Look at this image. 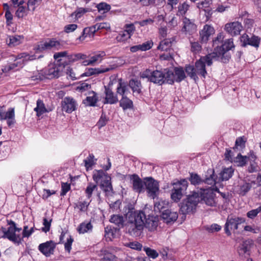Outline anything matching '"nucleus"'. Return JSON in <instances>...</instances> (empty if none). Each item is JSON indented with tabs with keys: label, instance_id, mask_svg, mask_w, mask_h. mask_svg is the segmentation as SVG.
<instances>
[{
	"label": "nucleus",
	"instance_id": "1",
	"mask_svg": "<svg viewBox=\"0 0 261 261\" xmlns=\"http://www.w3.org/2000/svg\"><path fill=\"white\" fill-rule=\"evenodd\" d=\"M126 228L132 236H140L145 225V215L141 211L128 212L126 215Z\"/></svg>",
	"mask_w": 261,
	"mask_h": 261
},
{
	"label": "nucleus",
	"instance_id": "2",
	"mask_svg": "<svg viewBox=\"0 0 261 261\" xmlns=\"http://www.w3.org/2000/svg\"><path fill=\"white\" fill-rule=\"evenodd\" d=\"M64 67L60 65L50 64L47 68L37 71L35 75L31 76L33 81L43 80L44 79L58 78L63 73Z\"/></svg>",
	"mask_w": 261,
	"mask_h": 261
},
{
	"label": "nucleus",
	"instance_id": "3",
	"mask_svg": "<svg viewBox=\"0 0 261 261\" xmlns=\"http://www.w3.org/2000/svg\"><path fill=\"white\" fill-rule=\"evenodd\" d=\"M93 179L97 184L100 182V188L107 195H111L113 194L111 178L108 173L102 170H95L93 174Z\"/></svg>",
	"mask_w": 261,
	"mask_h": 261
},
{
	"label": "nucleus",
	"instance_id": "4",
	"mask_svg": "<svg viewBox=\"0 0 261 261\" xmlns=\"http://www.w3.org/2000/svg\"><path fill=\"white\" fill-rule=\"evenodd\" d=\"M9 224L10 226L6 229L4 227H2L1 229V232L3 233V236L1 237L2 238L8 239L10 241L13 242L15 244H19L21 243L22 241V238L20 233L21 230V228H18L16 226V224L13 221H11L9 222Z\"/></svg>",
	"mask_w": 261,
	"mask_h": 261
},
{
	"label": "nucleus",
	"instance_id": "5",
	"mask_svg": "<svg viewBox=\"0 0 261 261\" xmlns=\"http://www.w3.org/2000/svg\"><path fill=\"white\" fill-rule=\"evenodd\" d=\"M200 202V196L198 193L193 192L187 196L181 203L180 211L183 214L194 212Z\"/></svg>",
	"mask_w": 261,
	"mask_h": 261
},
{
	"label": "nucleus",
	"instance_id": "6",
	"mask_svg": "<svg viewBox=\"0 0 261 261\" xmlns=\"http://www.w3.org/2000/svg\"><path fill=\"white\" fill-rule=\"evenodd\" d=\"M173 186L171 192V198L175 202L179 201L185 193L188 186V182L183 179L172 184Z\"/></svg>",
	"mask_w": 261,
	"mask_h": 261
},
{
	"label": "nucleus",
	"instance_id": "7",
	"mask_svg": "<svg viewBox=\"0 0 261 261\" xmlns=\"http://www.w3.org/2000/svg\"><path fill=\"white\" fill-rule=\"evenodd\" d=\"M214 54H209L205 56L202 57L200 59L197 61L195 64V71L196 75H199L203 78H205L207 72L205 69V66H211L213 61L215 60L214 59Z\"/></svg>",
	"mask_w": 261,
	"mask_h": 261
},
{
	"label": "nucleus",
	"instance_id": "8",
	"mask_svg": "<svg viewBox=\"0 0 261 261\" xmlns=\"http://www.w3.org/2000/svg\"><path fill=\"white\" fill-rule=\"evenodd\" d=\"M214 170L213 169H208L207 171L205 177L204 179H202L196 173H192L190 174V181L192 185H200L202 182H204L209 185H214L216 182V178H215Z\"/></svg>",
	"mask_w": 261,
	"mask_h": 261
},
{
	"label": "nucleus",
	"instance_id": "9",
	"mask_svg": "<svg viewBox=\"0 0 261 261\" xmlns=\"http://www.w3.org/2000/svg\"><path fill=\"white\" fill-rule=\"evenodd\" d=\"M62 47L61 43L55 38H48L36 44L34 47L35 53H41L46 50L57 49Z\"/></svg>",
	"mask_w": 261,
	"mask_h": 261
},
{
	"label": "nucleus",
	"instance_id": "10",
	"mask_svg": "<svg viewBox=\"0 0 261 261\" xmlns=\"http://www.w3.org/2000/svg\"><path fill=\"white\" fill-rule=\"evenodd\" d=\"M166 71H168L167 69H165L164 71L155 70L153 72L146 70L142 73L141 77L147 78L150 82L162 85L165 82L167 83Z\"/></svg>",
	"mask_w": 261,
	"mask_h": 261
},
{
	"label": "nucleus",
	"instance_id": "11",
	"mask_svg": "<svg viewBox=\"0 0 261 261\" xmlns=\"http://www.w3.org/2000/svg\"><path fill=\"white\" fill-rule=\"evenodd\" d=\"M36 59L35 55H30L27 53H22L18 54L15 57V61L20 60L16 63L11 64L6 66L3 69V72H7L10 70L14 69L16 67H22L25 62L33 61Z\"/></svg>",
	"mask_w": 261,
	"mask_h": 261
},
{
	"label": "nucleus",
	"instance_id": "12",
	"mask_svg": "<svg viewBox=\"0 0 261 261\" xmlns=\"http://www.w3.org/2000/svg\"><path fill=\"white\" fill-rule=\"evenodd\" d=\"M109 65L108 66L101 65L98 68H88L82 75L89 76L94 74L103 73L113 70L118 67V64L115 61H111L109 62Z\"/></svg>",
	"mask_w": 261,
	"mask_h": 261
},
{
	"label": "nucleus",
	"instance_id": "13",
	"mask_svg": "<svg viewBox=\"0 0 261 261\" xmlns=\"http://www.w3.org/2000/svg\"><path fill=\"white\" fill-rule=\"evenodd\" d=\"M245 220L242 217L228 216L224 226V230L227 236L231 234V231H234L238 229V226L245 223Z\"/></svg>",
	"mask_w": 261,
	"mask_h": 261
},
{
	"label": "nucleus",
	"instance_id": "14",
	"mask_svg": "<svg viewBox=\"0 0 261 261\" xmlns=\"http://www.w3.org/2000/svg\"><path fill=\"white\" fill-rule=\"evenodd\" d=\"M14 4H18V8L15 12V15L18 18H23L27 15L28 11L35 9L34 5L36 1H13Z\"/></svg>",
	"mask_w": 261,
	"mask_h": 261
},
{
	"label": "nucleus",
	"instance_id": "15",
	"mask_svg": "<svg viewBox=\"0 0 261 261\" xmlns=\"http://www.w3.org/2000/svg\"><path fill=\"white\" fill-rule=\"evenodd\" d=\"M166 73L167 83L170 84H172L174 81L179 82L183 80L186 77L184 70L182 68H175L174 72L168 70V71H166Z\"/></svg>",
	"mask_w": 261,
	"mask_h": 261
},
{
	"label": "nucleus",
	"instance_id": "16",
	"mask_svg": "<svg viewBox=\"0 0 261 261\" xmlns=\"http://www.w3.org/2000/svg\"><path fill=\"white\" fill-rule=\"evenodd\" d=\"M144 180L148 195L153 199L155 198L159 193L158 182L152 177H146Z\"/></svg>",
	"mask_w": 261,
	"mask_h": 261
},
{
	"label": "nucleus",
	"instance_id": "17",
	"mask_svg": "<svg viewBox=\"0 0 261 261\" xmlns=\"http://www.w3.org/2000/svg\"><path fill=\"white\" fill-rule=\"evenodd\" d=\"M199 194L200 201H203L206 205L210 206L216 205V203L214 199L215 194L211 189H204Z\"/></svg>",
	"mask_w": 261,
	"mask_h": 261
},
{
	"label": "nucleus",
	"instance_id": "18",
	"mask_svg": "<svg viewBox=\"0 0 261 261\" xmlns=\"http://www.w3.org/2000/svg\"><path fill=\"white\" fill-rule=\"evenodd\" d=\"M62 110L68 113H71L75 111L77 103L75 100L72 97H66L61 102Z\"/></svg>",
	"mask_w": 261,
	"mask_h": 261
},
{
	"label": "nucleus",
	"instance_id": "19",
	"mask_svg": "<svg viewBox=\"0 0 261 261\" xmlns=\"http://www.w3.org/2000/svg\"><path fill=\"white\" fill-rule=\"evenodd\" d=\"M129 178L133 190L139 193L142 192L144 190V181H143L136 174L130 175Z\"/></svg>",
	"mask_w": 261,
	"mask_h": 261
},
{
	"label": "nucleus",
	"instance_id": "20",
	"mask_svg": "<svg viewBox=\"0 0 261 261\" xmlns=\"http://www.w3.org/2000/svg\"><path fill=\"white\" fill-rule=\"evenodd\" d=\"M214 28L210 25L205 24L203 29L199 32V39L202 43H205L207 42L210 37L215 33Z\"/></svg>",
	"mask_w": 261,
	"mask_h": 261
},
{
	"label": "nucleus",
	"instance_id": "21",
	"mask_svg": "<svg viewBox=\"0 0 261 261\" xmlns=\"http://www.w3.org/2000/svg\"><path fill=\"white\" fill-rule=\"evenodd\" d=\"M234 47V45L233 44L232 39H228L225 41V42L220 46V48H219L220 50V57H221V59L223 62H226V61H228L230 58V57L228 56H226L227 58H223L225 53L229 50L232 49Z\"/></svg>",
	"mask_w": 261,
	"mask_h": 261
},
{
	"label": "nucleus",
	"instance_id": "22",
	"mask_svg": "<svg viewBox=\"0 0 261 261\" xmlns=\"http://www.w3.org/2000/svg\"><path fill=\"white\" fill-rule=\"evenodd\" d=\"M241 23L238 21L227 23L225 25V30L232 36L239 35L242 30Z\"/></svg>",
	"mask_w": 261,
	"mask_h": 261
},
{
	"label": "nucleus",
	"instance_id": "23",
	"mask_svg": "<svg viewBox=\"0 0 261 261\" xmlns=\"http://www.w3.org/2000/svg\"><path fill=\"white\" fill-rule=\"evenodd\" d=\"M55 248V244L52 241H47L39 245V251L46 256H49L53 254Z\"/></svg>",
	"mask_w": 261,
	"mask_h": 261
},
{
	"label": "nucleus",
	"instance_id": "24",
	"mask_svg": "<svg viewBox=\"0 0 261 261\" xmlns=\"http://www.w3.org/2000/svg\"><path fill=\"white\" fill-rule=\"evenodd\" d=\"M7 120V124L11 126L15 123V109L14 108H10L7 112L3 111L1 120Z\"/></svg>",
	"mask_w": 261,
	"mask_h": 261
},
{
	"label": "nucleus",
	"instance_id": "25",
	"mask_svg": "<svg viewBox=\"0 0 261 261\" xmlns=\"http://www.w3.org/2000/svg\"><path fill=\"white\" fill-rule=\"evenodd\" d=\"M106 56V53L103 51H99L90 57L88 60H85L83 62L84 65H93L96 62H100Z\"/></svg>",
	"mask_w": 261,
	"mask_h": 261
},
{
	"label": "nucleus",
	"instance_id": "26",
	"mask_svg": "<svg viewBox=\"0 0 261 261\" xmlns=\"http://www.w3.org/2000/svg\"><path fill=\"white\" fill-rule=\"evenodd\" d=\"M161 216L164 221L168 224L175 222L178 218V214L169 210H165L163 211Z\"/></svg>",
	"mask_w": 261,
	"mask_h": 261
},
{
	"label": "nucleus",
	"instance_id": "27",
	"mask_svg": "<svg viewBox=\"0 0 261 261\" xmlns=\"http://www.w3.org/2000/svg\"><path fill=\"white\" fill-rule=\"evenodd\" d=\"M175 37L165 38L161 41L157 47L158 49L161 51H168L171 47L172 43L175 41Z\"/></svg>",
	"mask_w": 261,
	"mask_h": 261
},
{
	"label": "nucleus",
	"instance_id": "28",
	"mask_svg": "<svg viewBox=\"0 0 261 261\" xmlns=\"http://www.w3.org/2000/svg\"><path fill=\"white\" fill-rule=\"evenodd\" d=\"M251 188V185L250 183L245 182L241 180L239 185L235 187L236 192L240 195H244L248 192Z\"/></svg>",
	"mask_w": 261,
	"mask_h": 261
},
{
	"label": "nucleus",
	"instance_id": "29",
	"mask_svg": "<svg viewBox=\"0 0 261 261\" xmlns=\"http://www.w3.org/2000/svg\"><path fill=\"white\" fill-rule=\"evenodd\" d=\"M158 225V221L156 218L153 216H149L147 218L145 217V225L149 231L154 230Z\"/></svg>",
	"mask_w": 261,
	"mask_h": 261
},
{
	"label": "nucleus",
	"instance_id": "30",
	"mask_svg": "<svg viewBox=\"0 0 261 261\" xmlns=\"http://www.w3.org/2000/svg\"><path fill=\"white\" fill-rule=\"evenodd\" d=\"M105 94L106 103L114 104L118 101L117 95L109 88L105 87Z\"/></svg>",
	"mask_w": 261,
	"mask_h": 261
},
{
	"label": "nucleus",
	"instance_id": "31",
	"mask_svg": "<svg viewBox=\"0 0 261 261\" xmlns=\"http://www.w3.org/2000/svg\"><path fill=\"white\" fill-rule=\"evenodd\" d=\"M117 93L121 95L122 97L126 96L130 93L128 86L126 83L122 82V80H119L118 85L117 88Z\"/></svg>",
	"mask_w": 261,
	"mask_h": 261
},
{
	"label": "nucleus",
	"instance_id": "32",
	"mask_svg": "<svg viewBox=\"0 0 261 261\" xmlns=\"http://www.w3.org/2000/svg\"><path fill=\"white\" fill-rule=\"evenodd\" d=\"M23 37L21 36L14 35L9 36L7 40L8 44L10 47H14L19 45L22 42Z\"/></svg>",
	"mask_w": 261,
	"mask_h": 261
},
{
	"label": "nucleus",
	"instance_id": "33",
	"mask_svg": "<svg viewBox=\"0 0 261 261\" xmlns=\"http://www.w3.org/2000/svg\"><path fill=\"white\" fill-rule=\"evenodd\" d=\"M98 100L97 94L94 91L90 92L86 99L84 100L83 102L89 106H94Z\"/></svg>",
	"mask_w": 261,
	"mask_h": 261
},
{
	"label": "nucleus",
	"instance_id": "34",
	"mask_svg": "<svg viewBox=\"0 0 261 261\" xmlns=\"http://www.w3.org/2000/svg\"><path fill=\"white\" fill-rule=\"evenodd\" d=\"M233 172L234 170L231 167L224 168L219 173L220 178L222 180H227L231 177Z\"/></svg>",
	"mask_w": 261,
	"mask_h": 261
},
{
	"label": "nucleus",
	"instance_id": "35",
	"mask_svg": "<svg viewBox=\"0 0 261 261\" xmlns=\"http://www.w3.org/2000/svg\"><path fill=\"white\" fill-rule=\"evenodd\" d=\"M184 26L182 31L185 32H190L195 30L196 26L191 21V20L186 17L183 19Z\"/></svg>",
	"mask_w": 261,
	"mask_h": 261
},
{
	"label": "nucleus",
	"instance_id": "36",
	"mask_svg": "<svg viewBox=\"0 0 261 261\" xmlns=\"http://www.w3.org/2000/svg\"><path fill=\"white\" fill-rule=\"evenodd\" d=\"M36 105V107L34 108V110L36 112L37 116L39 117L47 112L45 105L42 100L38 99L37 101Z\"/></svg>",
	"mask_w": 261,
	"mask_h": 261
},
{
	"label": "nucleus",
	"instance_id": "37",
	"mask_svg": "<svg viewBox=\"0 0 261 261\" xmlns=\"http://www.w3.org/2000/svg\"><path fill=\"white\" fill-rule=\"evenodd\" d=\"M119 105L124 110L130 109L133 107V102L132 100L127 97V96L122 97L119 101Z\"/></svg>",
	"mask_w": 261,
	"mask_h": 261
},
{
	"label": "nucleus",
	"instance_id": "38",
	"mask_svg": "<svg viewBox=\"0 0 261 261\" xmlns=\"http://www.w3.org/2000/svg\"><path fill=\"white\" fill-rule=\"evenodd\" d=\"M87 56L81 53L71 54L67 56V60L69 63H72L79 61L80 59H86Z\"/></svg>",
	"mask_w": 261,
	"mask_h": 261
},
{
	"label": "nucleus",
	"instance_id": "39",
	"mask_svg": "<svg viewBox=\"0 0 261 261\" xmlns=\"http://www.w3.org/2000/svg\"><path fill=\"white\" fill-rule=\"evenodd\" d=\"M92 225L90 222H83L81 223L77 228L80 233H85L92 229Z\"/></svg>",
	"mask_w": 261,
	"mask_h": 261
},
{
	"label": "nucleus",
	"instance_id": "40",
	"mask_svg": "<svg viewBox=\"0 0 261 261\" xmlns=\"http://www.w3.org/2000/svg\"><path fill=\"white\" fill-rule=\"evenodd\" d=\"M111 223H113L119 227H123L124 220L123 217L119 215H113L110 220Z\"/></svg>",
	"mask_w": 261,
	"mask_h": 261
},
{
	"label": "nucleus",
	"instance_id": "41",
	"mask_svg": "<svg viewBox=\"0 0 261 261\" xmlns=\"http://www.w3.org/2000/svg\"><path fill=\"white\" fill-rule=\"evenodd\" d=\"M129 86L134 92L140 93L141 92V83L137 80H131L129 83Z\"/></svg>",
	"mask_w": 261,
	"mask_h": 261
},
{
	"label": "nucleus",
	"instance_id": "42",
	"mask_svg": "<svg viewBox=\"0 0 261 261\" xmlns=\"http://www.w3.org/2000/svg\"><path fill=\"white\" fill-rule=\"evenodd\" d=\"M233 162L237 164L238 166H243L247 162V155L243 156L241 153H239L237 156L234 158Z\"/></svg>",
	"mask_w": 261,
	"mask_h": 261
},
{
	"label": "nucleus",
	"instance_id": "43",
	"mask_svg": "<svg viewBox=\"0 0 261 261\" xmlns=\"http://www.w3.org/2000/svg\"><path fill=\"white\" fill-rule=\"evenodd\" d=\"M168 202L165 200H160L154 204V210L156 212H162L164 208L167 207Z\"/></svg>",
	"mask_w": 261,
	"mask_h": 261
},
{
	"label": "nucleus",
	"instance_id": "44",
	"mask_svg": "<svg viewBox=\"0 0 261 261\" xmlns=\"http://www.w3.org/2000/svg\"><path fill=\"white\" fill-rule=\"evenodd\" d=\"M97 189V187L96 185L92 182L89 183L85 190V193L87 197L89 199L92 196L93 192Z\"/></svg>",
	"mask_w": 261,
	"mask_h": 261
},
{
	"label": "nucleus",
	"instance_id": "45",
	"mask_svg": "<svg viewBox=\"0 0 261 261\" xmlns=\"http://www.w3.org/2000/svg\"><path fill=\"white\" fill-rule=\"evenodd\" d=\"M186 72L189 76L195 81L198 79V76L196 75L195 68L194 66L191 65L186 66Z\"/></svg>",
	"mask_w": 261,
	"mask_h": 261
},
{
	"label": "nucleus",
	"instance_id": "46",
	"mask_svg": "<svg viewBox=\"0 0 261 261\" xmlns=\"http://www.w3.org/2000/svg\"><path fill=\"white\" fill-rule=\"evenodd\" d=\"M90 11V9L89 8H78L74 12L71 14L72 17L75 16V18L78 19L80 18L84 14L87 12Z\"/></svg>",
	"mask_w": 261,
	"mask_h": 261
},
{
	"label": "nucleus",
	"instance_id": "47",
	"mask_svg": "<svg viewBox=\"0 0 261 261\" xmlns=\"http://www.w3.org/2000/svg\"><path fill=\"white\" fill-rule=\"evenodd\" d=\"M96 7L98 11L103 14L108 12L111 9L110 5L105 2H101L98 4Z\"/></svg>",
	"mask_w": 261,
	"mask_h": 261
},
{
	"label": "nucleus",
	"instance_id": "48",
	"mask_svg": "<svg viewBox=\"0 0 261 261\" xmlns=\"http://www.w3.org/2000/svg\"><path fill=\"white\" fill-rule=\"evenodd\" d=\"M91 88V85L86 82H82L76 86V90L79 92H83Z\"/></svg>",
	"mask_w": 261,
	"mask_h": 261
},
{
	"label": "nucleus",
	"instance_id": "49",
	"mask_svg": "<svg viewBox=\"0 0 261 261\" xmlns=\"http://www.w3.org/2000/svg\"><path fill=\"white\" fill-rule=\"evenodd\" d=\"M85 166L88 169L91 168L95 164L94 156L93 154H90L84 160Z\"/></svg>",
	"mask_w": 261,
	"mask_h": 261
},
{
	"label": "nucleus",
	"instance_id": "50",
	"mask_svg": "<svg viewBox=\"0 0 261 261\" xmlns=\"http://www.w3.org/2000/svg\"><path fill=\"white\" fill-rule=\"evenodd\" d=\"M143 250L145 252L148 256L153 259L156 258L159 256V254L156 250L152 249L149 247H144Z\"/></svg>",
	"mask_w": 261,
	"mask_h": 261
},
{
	"label": "nucleus",
	"instance_id": "51",
	"mask_svg": "<svg viewBox=\"0 0 261 261\" xmlns=\"http://www.w3.org/2000/svg\"><path fill=\"white\" fill-rule=\"evenodd\" d=\"M130 35L128 33H126L124 31H122L119 33L118 35L116 37V39L119 42H125L130 38Z\"/></svg>",
	"mask_w": 261,
	"mask_h": 261
},
{
	"label": "nucleus",
	"instance_id": "52",
	"mask_svg": "<svg viewBox=\"0 0 261 261\" xmlns=\"http://www.w3.org/2000/svg\"><path fill=\"white\" fill-rule=\"evenodd\" d=\"M205 230L208 232L213 233L214 232H217L221 230V227L217 224H213L211 226H206L205 227Z\"/></svg>",
	"mask_w": 261,
	"mask_h": 261
},
{
	"label": "nucleus",
	"instance_id": "53",
	"mask_svg": "<svg viewBox=\"0 0 261 261\" xmlns=\"http://www.w3.org/2000/svg\"><path fill=\"white\" fill-rule=\"evenodd\" d=\"M248 44L254 47H257L260 42V38L257 36H252L248 39Z\"/></svg>",
	"mask_w": 261,
	"mask_h": 261
},
{
	"label": "nucleus",
	"instance_id": "54",
	"mask_svg": "<svg viewBox=\"0 0 261 261\" xmlns=\"http://www.w3.org/2000/svg\"><path fill=\"white\" fill-rule=\"evenodd\" d=\"M89 204V203L85 201H80L76 204L75 207L81 212H85L87 211Z\"/></svg>",
	"mask_w": 261,
	"mask_h": 261
},
{
	"label": "nucleus",
	"instance_id": "55",
	"mask_svg": "<svg viewBox=\"0 0 261 261\" xmlns=\"http://www.w3.org/2000/svg\"><path fill=\"white\" fill-rule=\"evenodd\" d=\"M222 44L223 43L221 42L217 41V45H215V46H213L214 51L212 54H215V56H214V59L215 60H217L218 58L220 57V50L219 48H220V46L222 45Z\"/></svg>",
	"mask_w": 261,
	"mask_h": 261
},
{
	"label": "nucleus",
	"instance_id": "56",
	"mask_svg": "<svg viewBox=\"0 0 261 261\" xmlns=\"http://www.w3.org/2000/svg\"><path fill=\"white\" fill-rule=\"evenodd\" d=\"M108 121L106 115L102 114L96 125L99 128L103 127L106 125Z\"/></svg>",
	"mask_w": 261,
	"mask_h": 261
},
{
	"label": "nucleus",
	"instance_id": "57",
	"mask_svg": "<svg viewBox=\"0 0 261 261\" xmlns=\"http://www.w3.org/2000/svg\"><path fill=\"white\" fill-rule=\"evenodd\" d=\"M153 43L152 40L147 41L142 44H140L141 51H146L150 49L153 46Z\"/></svg>",
	"mask_w": 261,
	"mask_h": 261
},
{
	"label": "nucleus",
	"instance_id": "58",
	"mask_svg": "<svg viewBox=\"0 0 261 261\" xmlns=\"http://www.w3.org/2000/svg\"><path fill=\"white\" fill-rule=\"evenodd\" d=\"M261 212V206H259L256 209L252 210L251 211H249L247 213V216L250 218V219H253L254 218L257 214Z\"/></svg>",
	"mask_w": 261,
	"mask_h": 261
},
{
	"label": "nucleus",
	"instance_id": "59",
	"mask_svg": "<svg viewBox=\"0 0 261 261\" xmlns=\"http://www.w3.org/2000/svg\"><path fill=\"white\" fill-rule=\"evenodd\" d=\"M189 5L186 3L184 2L181 5L178 6V14L179 15L185 14L188 10Z\"/></svg>",
	"mask_w": 261,
	"mask_h": 261
},
{
	"label": "nucleus",
	"instance_id": "60",
	"mask_svg": "<svg viewBox=\"0 0 261 261\" xmlns=\"http://www.w3.org/2000/svg\"><path fill=\"white\" fill-rule=\"evenodd\" d=\"M77 28L76 24H70L65 25L64 28V31L66 33H70L75 31Z\"/></svg>",
	"mask_w": 261,
	"mask_h": 261
},
{
	"label": "nucleus",
	"instance_id": "61",
	"mask_svg": "<svg viewBox=\"0 0 261 261\" xmlns=\"http://www.w3.org/2000/svg\"><path fill=\"white\" fill-rule=\"evenodd\" d=\"M94 29H96L97 30L101 29L108 30L110 29V25L109 23L107 22L98 23H96L94 25Z\"/></svg>",
	"mask_w": 261,
	"mask_h": 261
},
{
	"label": "nucleus",
	"instance_id": "62",
	"mask_svg": "<svg viewBox=\"0 0 261 261\" xmlns=\"http://www.w3.org/2000/svg\"><path fill=\"white\" fill-rule=\"evenodd\" d=\"M125 30H124L126 33H128L131 36L135 30V27L133 23L126 24L124 27Z\"/></svg>",
	"mask_w": 261,
	"mask_h": 261
},
{
	"label": "nucleus",
	"instance_id": "63",
	"mask_svg": "<svg viewBox=\"0 0 261 261\" xmlns=\"http://www.w3.org/2000/svg\"><path fill=\"white\" fill-rule=\"evenodd\" d=\"M51 220H47L46 218H44L43 219V224L44 227L42 228V230L45 232H48L50 229V223Z\"/></svg>",
	"mask_w": 261,
	"mask_h": 261
},
{
	"label": "nucleus",
	"instance_id": "64",
	"mask_svg": "<svg viewBox=\"0 0 261 261\" xmlns=\"http://www.w3.org/2000/svg\"><path fill=\"white\" fill-rule=\"evenodd\" d=\"M99 261H116V257L111 253H108Z\"/></svg>",
	"mask_w": 261,
	"mask_h": 261
}]
</instances>
